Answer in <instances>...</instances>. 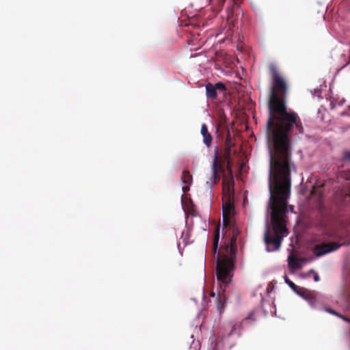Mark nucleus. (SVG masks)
<instances>
[{
  "label": "nucleus",
  "mask_w": 350,
  "mask_h": 350,
  "mask_svg": "<svg viewBox=\"0 0 350 350\" xmlns=\"http://www.w3.org/2000/svg\"><path fill=\"white\" fill-rule=\"evenodd\" d=\"M331 105H332V108L334 107V104L332 103H331Z\"/></svg>",
  "instance_id": "nucleus-23"
},
{
  "label": "nucleus",
  "mask_w": 350,
  "mask_h": 350,
  "mask_svg": "<svg viewBox=\"0 0 350 350\" xmlns=\"http://www.w3.org/2000/svg\"><path fill=\"white\" fill-rule=\"evenodd\" d=\"M226 90L224 84L217 82L215 85L208 83L206 85V93L208 98L215 99L217 97V91L224 92Z\"/></svg>",
  "instance_id": "nucleus-7"
},
{
  "label": "nucleus",
  "mask_w": 350,
  "mask_h": 350,
  "mask_svg": "<svg viewBox=\"0 0 350 350\" xmlns=\"http://www.w3.org/2000/svg\"><path fill=\"white\" fill-rule=\"evenodd\" d=\"M336 232L332 228H325L322 232V240H327L328 239L336 237Z\"/></svg>",
  "instance_id": "nucleus-11"
},
{
  "label": "nucleus",
  "mask_w": 350,
  "mask_h": 350,
  "mask_svg": "<svg viewBox=\"0 0 350 350\" xmlns=\"http://www.w3.org/2000/svg\"><path fill=\"white\" fill-rule=\"evenodd\" d=\"M219 239V226H218L215 231L214 239H213V254H215L217 253L218 243Z\"/></svg>",
  "instance_id": "nucleus-13"
},
{
  "label": "nucleus",
  "mask_w": 350,
  "mask_h": 350,
  "mask_svg": "<svg viewBox=\"0 0 350 350\" xmlns=\"http://www.w3.org/2000/svg\"><path fill=\"white\" fill-rule=\"evenodd\" d=\"M227 169L230 172V173L232 174V169H231L230 163H229V165H228V163H227Z\"/></svg>",
  "instance_id": "nucleus-19"
},
{
  "label": "nucleus",
  "mask_w": 350,
  "mask_h": 350,
  "mask_svg": "<svg viewBox=\"0 0 350 350\" xmlns=\"http://www.w3.org/2000/svg\"><path fill=\"white\" fill-rule=\"evenodd\" d=\"M210 295H211V297H215V293H214V292H211V294H210Z\"/></svg>",
  "instance_id": "nucleus-22"
},
{
  "label": "nucleus",
  "mask_w": 350,
  "mask_h": 350,
  "mask_svg": "<svg viewBox=\"0 0 350 350\" xmlns=\"http://www.w3.org/2000/svg\"><path fill=\"white\" fill-rule=\"evenodd\" d=\"M285 282L295 292L298 293V286L291 281L286 276H285Z\"/></svg>",
  "instance_id": "nucleus-17"
},
{
  "label": "nucleus",
  "mask_w": 350,
  "mask_h": 350,
  "mask_svg": "<svg viewBox=\"0 0 350 350\" xmlns=\"http://www.w3.org/2000/svg\"><path fill=\"white\" fill-rule=\"evenodd\" d=\"M314 280L315 282L319 281V276L317 274H316L314 277Z\"/></svg>",
  "instance_id": "nucleus-21"
},
{
  "label": "nucleus",
  "mask_w": 350,
  "mask_h": 350,
  "mask_svg": "<svg viewBox=\"0 0 350 350\" xmlns=\"http://www.w3.org/2000/svg\"><path fill=\"white\" fill-rule=\"evenodd\" d=\"M340 244L338 242H328L317 244L314 247L313 252L317 256H321L339 249Z\"/></svg>",
  "instance_id": "nucleus-5"
},
{
  "label": "nucleus",
  "mask_w": 350,
  "mask_h": 350,
  "mask_svg": "<svg viewBox=\"0 0 350 350\" xmlns=\"http://www.w3.org/2000/svg\"><path fill=\"white\" fill-rule=\"evenodd\" d=\"M193 180L192 176L187 170H183L181 176V181L183 184L186 185L183 187V191L184 193L189 190V185L191 184Z\"/></svg>",
  "instance_id": "nucleus-9"
},
{
  "label": "nucleus",
  "mask_w": 350,
  "mask_h": 350,
  "mask_svg": "<svg viewBox=\"0 0 350 350\" xmlns=\"http://www.w3.org/2000/svg\"><path fill=\"white\" fill-rule=\"evenodd\" d=\"M224 158L228 164L231 162V148L224 147Z\"/></svg>",
  "instance_id": "nucleus-14"
},
{
  "label": "nucleus",
  "mask_w": 350,
  "mask_h": 350,
  "mask_svg": "<svg viewBox=\"0 0 350 350\" xmlns=\"http://www.w3.org/2000/svg\"><path fill=\"white\" fill-rule=\"evenodd\" d=\"M215 301H216L217 309L219 311V314H221L224 308V303H225L224 295L221 296V294L219 293L217 297H216Z\"/></svg>",
  "instance_id": "nucleus-12"
},
{
  "label": "nucleus",
  "mask_w": 350,
  "mask_h": 350,
  "mask_svg": "<svg viewBox=\"0 0 350 350\" xmlns=\"http://www.w3.org/2000/svg\"><path fill=\"white\" fill-rule=\"evenodd\" d=\"M304 258H299L293 255L288 256V265L292 269H299L301 267V262H304Z\"/></svg>",
  "instance_id": "nucleus-10"
},
{
  "label": "nucleus",
  "mask_w": 350,
  "mask_h": 350,
  "mask_svg": "<svg viewBox=\"0 0 350 350\" xmlns=\"http://www.w3.org/2000/svg\"><path fill=\"white\" fill-rule=\"evenodd\" d=\"M295 170V164L269 163L268 182L272 230L267 227L264 237L268 252L279 250L284 237L288 233L286 214L291 195V172Z\"/></svg>",
  "instance_id": "nucleus-2"
},
{
  "label": "nucleus",
  "mask_w": 350,
  "mask_h": 350,
  "mask_svg": "<svg viewBox=\"0 0 350 350\" xmlns=\"http://www.w3.org/2000/svg\"><path fill=\"white\" fill-rule=\"evenodd\" d=\"M234 203L230 200V197L226 200H224L222 206V217H223V226L225 228H228L230 226V219L234 212Z\"/></svg>",
  "instance_id": "nucleus-6"
},
{
  "label": "nucleus",
  "mask_w": 350,
  "mask_h": 350,
  "mask_svg": "<svg viewBox=\"0 0 350 350\" xmlns=\"http://www.w3.org/2000/svg\"><path fill=\"white\" fill-rule=\"evenodd\" d=\"M327 311H328L329 313L333 314H334V315H336V316H337V317H340V318L342 319L343 320H345V321H347V322H350V319H348L347 317H345V316H343V315H342V314H340L338 313L337 312H336L335 310H332V309H331V308H329V309L327 310Z\"/></svg>",
  "instance_id": "nucleus-16"
},
{
  "label": "nucleus",
  "mask_w": 350,
  "mask_h": 350,
  "mask_svg": "<svg viewBox=\"0 0 350 350\" xmlns=\"http://www.w3.org/2000/svg\"><path fill=\"white\" fill-rule=\"evenodd\" d=\"M271 87L269 99V118L267 122V137L272 142L273 149L269 146V163L294 164L291 154V133L297 135L304 132L298 114L288 112L285 96L288 85L276 66L271 64Z\"/></svg>",
  "instance_id": "nucleus-1"
},
{
  "label": "nucleus",
  "mask_w": 350,
  "mask_h": 350,
  "mask_svg": "<svg viewBox=\"0 0 350 350\" xmlns=\"http://www.w3.org/2000/svg\"><path fill=\"white\" fill-rule=\"evenodd\" d=\"M200 133L203 137V143L207 148H210L212 146L213 137L208 131L206 124H202Z\"/></svg>",
  "instance_id": "nucleus-8"
},
{
  "label": "nucleus",
  "mask_w": 350,
  "mask_h": 350,
  "mask_svg": "<svg viewBox=\"0 0 350 350\" xmlns=\"http://www.w3.org/2000/svg\"><path fill=\"white\" fill-rule=\"evenodd\" d=\"M239 231L238 230H233V235H236V237H237V235L239 234Z\"/></svg>",
  "instance_id": "nucleus-20"
},
{
  "label": "nucleus",
  "mask_w": 350,
  "mask_h": 350,
  "mask_svg": "<svg viewBox=\"0 0 350 350\" xmlns=\"http://www.w3.org/2000/svg\"><path fill=\"white\" fill-rule=\"evenodd\" d=\"M234 146V144L232 142V138L229 131H228V135L226 137L224 147L225 148H232Z\"/></svg>",
  "instance_id": "nucleus-15"
},
{
  "label": "nucleus",
  "mask_w": 350,
  "mask_h": 350,
  "mask_svg": "<svg viewBox=\"0 0 350 350\" xmlns=\"http://www.w3.org/2000/svg\"><path fill=\"white\" fill-rule=\"evenodd\" d=\"M224 252H218L216 265V275L220 282V288L225 291L226 285L231 282L234 269V259L237 252V237L232 235L229 245L222 247Z\"/></svg>",
  "instance_id": "nucleus-3"
},
{
  "label": "nucleus",
  "mask_w": 350,
  "mask_h": 350,
  "mask_svg": "<svg viewBox=\"0 0 350 350\" xmlns=\"http://www.w3.org/2000/svg\"><path fill=\"white\" fill-rule=\"evenodd\" d=\"M211 170H212L211 178H210L209 180H207V182H206V184L210 187H212L213 185H216L219 181L220 176L219 174V172H224V168L221 163V159H220L217 152H215V154L212 166H211Z\"/></svg>",
  "instance_id": "nucleus-4"
},
{
  "label": "nucleus",
  "mask_w": 350,
  "mask_h": 350,
  "mask_svg": "<svg viewBox=\"0 0 350 350\" xmlns=\"http://www.w3.org/2000/svg\"><path fill=\"white\" fill-rule=\"evenodd\" d=\"M344 159L350 161V150L344 152Z\"/></svg>",
  "instance_id": "nucleus-18"
}]
</instances>
